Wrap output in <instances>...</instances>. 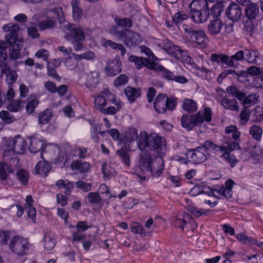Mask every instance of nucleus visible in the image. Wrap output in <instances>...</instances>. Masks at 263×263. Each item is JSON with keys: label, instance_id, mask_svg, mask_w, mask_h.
I'll use <instances>...</instances> for the list:
<instances>
[{"label": "nucleus", "instance_id": "1", "mask_svg": "<svg viewBox=\"0 0 263 263\" xmlns=\"http://www.w3.org/2000/svg\"><path fill=\"white\" fill-rule=\"evenodd\" d=\"M3 29L8 32L5 35V41L9 49V56L11 60H16L20 57L21 49V40L18 39L20 27L17 24L9 23L4 25Z\"/></svg>", "mask_w": 263, "mask_h": 263}, {"label": "nucleus", "instance_id": "2", "mask_svg": "<svg viewBox=\"0 0 263 263\" xmlns=\"http://www.w3.org/2000/svg\"><path fill=\"white\" fill-rule=\"evenodd\" d=\"M163 167V162L161 158L152 160V155L148 152H141L138 168L142 173H150L153 176H159L162 172Z\"/></svg>", "mask_w": 263, "mask_h": 263}, {"label": "nucleus", "instance_id": "3", "mask_svg": "<svg viewBox=\"0 0 263 263\" xmlns=\"http://www.w3.org/2000/svg\"><path fill=\"white\" fill-rule=\"evenodd\" d=\"M210 148L214 151L223 148V147H219V145L210 140H206L201 146L196 148L188 149L186 152L187 157L193 163H201L205 161L209 157L210 155L207 151Z\"/></svg>", "mask_w": 263, "mask_h": 263}, {"label": "nucleus", "instance_id": "4", "mask_svg": "<svg viewBox=\"0 0 263 263\" xmlns=\"http://www.w3.org/2000/svg\"><path fill=\"white\" fill-rule=\"evenodd\" d=\"M212 110L210 107H205L203 111H199L191 116L184 115L181 119L182 127L188 130L192 129L195 126L199 125L204 121L210 122L212 120Z\"/></svg>", "mask_w": 263, "mask_h": 263}, {"label": "nucleus", "instance_id": "5", "mask_svg": "<svg viewBox=\"0 0 263 263\" xmlns=\"http://www.w3.org/2000/svg\"><path fill=\"white\" fill-rule=\"evenodd\" d=\"M0 162V183L6 184L10 179V175L20 167L19 160L15 157H4Z\"/></svg>", "mask_w": 263, "mask_h": 263}, {"label": "nucleus", "instance_id": "6", "mask_svg": "<svg viewBox=\"0 0 263 263\" xmlns=\"http://www.w3.org/2000/svg\"><path fill=\"white\" fill-rule=\"evenodd\" d=\"M229 137L226 138V145H219V147L223 148L216 151V153L223 152L221 156L225 161L228 163L232 167H234L238 163V161L236 159L234 155L231 153V152L239 148V143L237 141H231L228 139Z\"/></svg>", "mask_w": 263, "mask_h": 263}, {"label": "nucleus", "instance_id": "7", "mask_svg": "<svg viewBox=\"0 0 263 263\" xmlns=\"http://www.w3.org/2000/svg\"><path fill=\"white\" fill-rule=\"evenodd\" d=\"M26 147L25 140L20 136L15 137L9 141L8 149L4 151V157H7L13 155V157L17 158L15 154H24Z\"/></svg>", "mask_w": 263, "mask_h": 263}, {"label": "nucleus", "instance_id": "8", "mask_svg": "<svg viewBox=\"0 0 263 263\" xmlns=\"http://www.w3.org/2000/svg\"><path fill=\"white\" fill-rule=\"evenodd\" d=\"M176 98L174 97L167 98L163 93L159 94L155 99L154 107L159 114L165 112L166 109L172 110L176 104Z\"/></svg>", "mask_w": 263, "mask_h": 263}, {"label": "nucleus", "instance_id": "9", "mask_svg": "<svg viewBox=\"0 0 263 263\" xmlns=\"http://www.w3.org/2000/svg\"><path fill=\"white\" fill-rule=\"evenodd\" d=\"M158 46L169 54L178 60H185V58L187 57L186 50L181 49L179 46L175 45L168 40H165L159 43Z\"/></svg>", "mask_w": 263, "mask_h": 263}, {"label": "nucleus", "instance_id": "10", "mask_svg": "<svg viewBox=\"0 0 263 263\" xmlns=\"http://www.w3.org/2000/svg\"><path fill=\"white\" fill-rule=\"evenodd\" d=\"M9 247L14 253L18 255H23L29 250L30 243L28 239L17 236L12 238Z\"/></svg>", "mask_w": 263, "mask_h": 263}, {"label": "nucleus", "instance_id": "11", "mask_svg": "<svg viewBox=\"0 0 263 263\" xmlns=\"http://www.w3.org/2000/svg\"><path fill=\"white\" fill-rule=\"evenodd\" d=\"M182 28L185 33L190 36L191 40L199 45L202 48L206 46V39L203 31L201 30H194L192 27H189L183 25Z\"/></svg>", "mask_w": 263, "mask_h": 263}, {"label": "nucleus", "instance_id": "12", "mask_svg": "<svg viewBox=\"0 0 263 263\" xmlns=\"http://www.w3.org/2000/svg\"><path fill=\"white\" fill-rule=\"evenodd\" d=\"M107 101H110L117 106V108L120 109L123 103L117 99L116 96L110 92L108 89L105 88L100 94V106H104L107 104Z\"/></svg>", "mask_w": 263, "mask_h": 263}, {"label": "nucleus", "instance_id": "13", "mask_svg": "<svg viewBox=\"0 0 263 263\" xmlns=\"http://www.w3.org/2000/svg\"><path fill=\"white\" fill-rule=\"evenodd\" d=\"M122 71V63L119 58L109 61L105 68V72L107 77H115Z\"/></svg>", "mask_w": 263, "mask_h": 263}, {"label": "nucleus", "instance_id": "14", "mask_svg": "<svg viewBox=\"0 0 263 263\" xmlns=\"http://www.w3.org/2000/svg\"><path fill=\"white\" fill-rule=\"evenodd\" d=\"M227 16L233 22L238 21L242 15L241 9L237 4L231 2L226 10Z\"/></svg>", "mask_w": 263, "mask_h": 263}, {"label": "nucleus", "instance_id": "15", "mask_svg": "<svg viewBox=\"0 0 263 263\" xmlns=\"http://www.w3.org/2000/svg\"><path fill=\"white\" fill-rule=\"evenodd\" d=\"M191 17L193 21L197 24L206 22L210 15L209 11L190 10Z\"/></svg>", "mask_w": 263, "mask_h": 263}, {"label": "nucleus", "instance_id": "16", "mask_svg": "<svg viewBox=\"0 0 263 263\" xmlns=\"http://www.w3.org/2000/svg\"><path fill=\"white\" fill-rule=\"evenodd\" d=\"M43 242L44 248L47 251L52 250L56 244V238L55 234L50 231H46L44 233Z\"/></svg>", "mask_w": 263, "mask_h": 263}, {"label": "nucleus", "instance_id": "17", "mask_svg": "<svg viewBox=\"0 0 263 263\" xmlns=\"http://www.w3.org/2000/svg\"><path fill=\"white\" fill-rule=\"evenodd\" d=\"M164 142V139L156 134L149 135L148 148L151 150H156L159 148Z\"/></svg>", "mask_w": 263, "mask_h": 263}, {"label": "nucleus", "instance_id": "18", "mask_svg": "<svg viewBox=\"0 0 263 263\" xmlns=\"http://www.w3.org/2000/svg\"><path fill=\"white\" fill-rule=\"evenodd\" d=\"M226 134L227 136L224 138V143L223 145H226V138L229 137L228 139L231 141H238L239 139L240 133L238 131L236 126L231 125L227 127L225 129Z\"/></svg>", "mask_w": 263, "mask_h": 263}, {"label": "nucleus", "instance_id": "19", "mask_svg": "<svg viewBox=\"0 0 263 263\" xmlns=\"http://www.w3.org/2000/svg\"><path fill=\"white\" fill-rule=\"evenodd\" d=\"M259 12V6L255 3H251L248 4L245 9L246 16L250 20L256 19Z\"/></svg>", "mask_w": 263, "mask_h": 263}, {"label": "nucleus", "instance_id": "20", "mask_svg": "<svg viewBox=\"0 0 263 263\" xmlns=\"http://www.w3.org/2000/svg\"><path fill=\"white\" fill-rule=\"evenodd\" d=\"M2 72L6 75V82L8 85H11L16 81L17 75L16 71L7 65H4L2 67Z\"/></svg>", "mask_w": 263, "mask_h": 263}, {"label": "nucleus", "instance_id": "21", "mask_svg": "<svg viewBox=\"0 0 263 263\" xmlns=\"http://www.w3.org/2000/svg\"><path fill=\"white\" fill-rule=\"evenodd\" d=\"M220 105L226 109L238 111L239 106L236 99H230L227 97L219 100Z\"/></svg>", "mask_w": 263, "mask_h": 263}, {"label": "nucleus", "instance_id": "22", "mask_svg": "<svg viewBox=\"0 0 263 263\" xmlns=\"http://www.w3.org/2000/svg\"><path fill=\"white\" fill-rule=\"evenodd\" d=\"M222 22L220 19L211 21L208 25V32L212 35L219 34L222 27Z\"/></svg>", "mask_w": 263, "mask_h": 263}, {"label": "nucleus", "instance_id": "23", "mask_svg": "<svg viewBox=\"0 0 263 263\" xmlns=\"http://www.w3.org/2000/svg\"><path fill=\"white\" fill-rule=\"evenodd\" d=\"M51 169V166L49 163L44 161H39L35 166V174L46 176Z\"/></svg>", "mask_w": 263, "mask_h": 263}, {"label": "nucleus", "instance_id": "24", "mask_svg": "<svg viewBox=\"0 0 263 263\" xmlns=\"http://www.w3.org/2000/svg\"><path fill=\"white\" fill-rule=\"evenodd\" d=\"M195 223L192 219V216L187 213H182L177 216L176 219V224H177L182 230L187 224L191 223ZM196 224V223H195Z\"/></svg>", "mask_w": 263, "mask_h": 263}, {"label": "nucleus", "instance_id": "25", "mask_svg": "<svg viewBox=\"0 0 263 263\" xmlns=\"http://www.w3.org/2000/svg\"><path fill=\"white\" fill-rule=\"evenodd\" d=\"M124 93L130 102H134L138 98L141 96V91L139 88H134L130 86H127L124 89Z\"/></svg>", "mask_w": 263, "mask_h": 263}, {"label": "nucleus", "instance_id": "26", "mask_svg": "<svg viewBox=\"0 0 263 263\" xmlns=\"http://www.w3.org/2000/svg\"><path fill=\"white\" fill-rule=\"evenodd\" d=\"M140 40L139 35L132 31L130 30L126 31V35L125 36L124 42L127 46H130L133 45L137 44Z\"/></svg>", "mask_w": 263, "mask_h": 263}, {"label": "nucleus", "instance_id": "27", "mask_svg": "<svg viewBox=\"0 0 263 263\" xmlns=\"http://www.w3.org/2000/svg\"><path fill=\"white\" fill-rule=\"evenodd\" d=\"M55 185L59 189H65L66 194H69L74 189V183L67 179H60L55 183Z\"/></svg>", "mask_w": 263, "mask_h": 263}, {"label": "nucleus", "instance_id": "28", "mask_svg": "<svg viewBox=\"0 0 263 263\" xmlns=\"http://www.w3.org/2000/svg\"><path fill=\"white\" fill-rule=\"evenodd\" d=\"M30 141L29 149L31 153H36L43 148L44 143L40 138L34 136L30 139Z\"/></svg>", "mask_w": 263, "mask_h": 263}, {"label": "nucleus", "instance_id": "29", "mask_svg": "<svg viewBox=\"0 0 263 263\" xmlns=\"http://www.w3.org/2000/svg\"><path fill=\"white\" fill-rule=\"evenodd\" d=\"M190 10H209L207 0H193L190 5Z\"/></svg>", "mask_w": 263, "mask_h": 263}, {"label": "nucleus", "instance_id": "30", "mask_svg": "<svg viewBox=\"0 0 263 263\" xmlns=\"http://www.w3.org/2000/svg\"><path fill=\"white\" fill-rule=\"evenodd\" d=\"M102 45L104 47L109 46L114 49H118L121 51V55L124 56L126 52L125 48L122 44H118L111 40H106L102 39L101 41Z\"/></svg>", "mask_w": 263, "mask_h": 263}, {"label": "nucleus", "instance_id": "31", "mask_svg": "<svg viewBox=\"0 0 263 263\" xmlns=\"http://www.w3.org/2000/svg\"><path fill=\"white\" fill-rule=\"evenodd\" d=\"M102 45L104 47L109 46L114 49H118L121 51V55L124 56L126 52L125 48L122 44H118L111 40H106L102 39L101 41Z\"/></svg>", "mask_w": 263, "mask_h": 263}, {"label": "nucleus", "instance_id": "32", "mask_svg": "<svg viewBox=\"0 0 263 263\" xmlns=\"http://www.w3.org/2000/svg\"><path fill=\"white\" fill-rule=\"evenodd\" d=\"M189 18V15L183 11L176 12L172 17V21L175 25L179 28L183 21L187 20Z\"/></svg>", "mask_w": 263, "mask_h": 263}, {"label": "nucleus", "instance_id": "33", "mask_svg": "<svg viewBox=\"0 0 263 263\" xmlns=\"http://www.w3.org/2000/svg\"><path fill=\"white\" fill-rule=\"evenodd\" d=\"M263 130L259 126L254 124L249 129V134L252 138L257 142H259L261 139Z\"/></svg>", "mask_w": 263, "mask_h": 263}, {"label": "nucleus", "instance_id": "34", "mask_svg": "<svg viewBox=\"0 0 263 263\" xmlns=\"http://www.w3.org/2000/svg\"><path fill=\"white\" fill-rule=\"evenodd\" d=\"M52 117L51 109H46L41 112L39 115L38 122L41 125L47 124Z\"/></svg>", "mask_w": 263, "mask_h": 263}, {"label": "nucleus", "instance_id": "35", "mask_svg": "<svg viewBox=\"0 0 263 263\" xmlns=\"http://www.w3.org/2000/svg\"><path fill=\"white\" fill-rule=\"evenodd\" d=\"M182 108L188 112L193 113L197 110V105L193 100L185 99L183 101Z\"/></svg>", "mask_w": 263, "mask_h": 263}, {"label": "nucleus", "instance_id": "36", "mask_svg": "<svg viewBox=\"0 0 263 263\" xmlns=\"http://www.w3.org/2000/svg\"><path fill=\"white\" fill-rule=\"evenodd\" d=\"M245 59L249 63H256L258 58V53L257 51L250 49H245Z\"/></svg>", "mask_w": 263, "mask_h": 263}, {"label": "nucleus", "instance_id": "37", "mask_svg": "<svg viewBox=\"0 0 263 263\" xmlns=\"http://www.w3.org/2000/svg\"><path fill=\"white\" fill-rule=\"evenodd\" d=\"M70 35L73 41H83L85 39L84 32L79 27L72 28L71 29Z\"/></svg>", "mask_w": 263, "mask_h": 263}, {"label": "nucleus", "instance_id": "38", "mask_svg": "<svg viewBox=\"0 0 263 263\" xmlns=\"http://www.w3.org/2000/svg\"><path fill=\"white\" fill-rule=\"evenodd\" d=\"M56 25L57 23L54 18L47 17L45 20H43L39 23V27L40 30H45L54 28Z\"/></svg>", "mask_w": 263, "mask_h": 263}, {"label": "nucleus", "instance_id": "39", "mask_svg": "<svg viewBox=\"0 0 263 263\" xmlns=\"http://www.w3.org/2000/svg\"><path fill=\"white\" fill-rule=\"evenodd\" d=\"M102 173L103 175V179L105 180H108L110 179L111 176L114 175L115 171L110 165L107 164L106 163H103L102 165Z\"/></svg>", "mask_w": 263, "mask_h": 263}, {"label": "nucleus", "instance_id": "40", "mask_svg": "<svg viewBox=\"0 0 263 263\" xmlns=\"http://www.w3.org/2000/svg\"><path fill=\"white\" fill-rule=\"evenodd\" d=\"M71 167L73 170H77L81 173H84L89 170L90 164L87 162L83 163L80 161H76L72 163Z\"/></svg>", "mask_w": 263, "mask_h": 263}, {"label": "nucleus", "instance_id": "41", "mask_svg": "<svg viewBox=\"0 0 263 263\" xmlns=\"http://www.w3.org/2000/svg\"><path fill=\"white\" fill-rule=\"evenodd\" d=\"M149 145V135L145 133L143 134H140L139 141L138 142V145L139 149L142 151L146 149L147 147L148 148Z\"/></svg>", "mask_w": 263, "mask_h": 263}, {"label": "nucleus", "instance_id": "42", "mask_svg": "<svg viewBox=\"0 0 263 263\" xmlns=\"http://www.w3.org/2000/svg\"><path fill=\"white\" fill-rule=\"evenodd\" d=\"M71 6L73 12V18L76 21H79L82 15V12L80 7H79L78 0H72Z\"/></svg>", "mask_w": 263, "mask_h": 263}, {"label": "nucleus", "instance_id": "43", "mask_svg": "<svg viewBox=\"0 0 263 263\" xmlns=\"http://www.w3.org/2000/svg\"><path fill=\"white\" fill-rule=\"evenodd\" d=\"M227 92L230 96L237 98L239 101H241L244 96V93L240 91L235 86H230L226 89Z\"/></svg>", "mask_w": 263, "mask_h": 263}, {"label": "nucleus", "instance_id": "44", "mask_svg": "<svg viewBox=\"0 0 263 263\" xmlns=\"http://www.w3.org/2000/svg\"><path fill=\"white\" fill-rule=\"evenodd\" d=\"M223 2H219L215 4L211 9V14L214 17H217L221 15L224 8Z\"/></svg>", "mask_w": 263, "mask_h": 263}, {"label": "nucleus", "instance_id": "45", "mask_svg": "<svg viewBox=\"0 0 263 263\" xmlns=\"http://www.w3.org/2000/svg\"><path fill=\"white\" fill-rule=\"evenodd\" d=\"M187 211L190 212L193 216L199 217L203 215H207L209 210L203 209H198V208L192 205H189L187 208Z\"/></svg>", "mask_w": 263, "mask_h": 263}, {"label": "nucleus", "instance_id": "46", "mask_svg": "<svg viewBox=\"0 0 263 263\" xmlns=\"http://www.w3.org/2000/svg\"><path fill=\"white\" fill-rule=\"evenodd\" d=\"M16 177L18 180L23 185L28 184L29 175L28 172L24 169H20L16 172Z\"/></svg>", "mask_w": 263, "mask_h": 263}, {"label": "nucleus", "instance_id": "47", "mask_svg": "<svg viewBox=\"0 0 263 263\" xmlns=\"http://www.w3.org/2000/svg\"><path fill=\"white\" fill-rule=\"evenodd\" d=\"M39 101L36 98H31L30 97L26 106V110L28 114H32L34 112L35 108L38 105Z\"/></svg>", "mask_w": 263, "mask_h": 263}, {"label": "nucleus", "instance_id": "48", "mask_svg": "<svg viewBox=\"0 0 263 263\" xmlns=\"http://www.w3.org/2000/svg\"><path fill=\"white\" fill-rule=\"evenodd\" d=\"M23 101L20 100H15L12 101L8 106V109L12 112H17L23 108Z\"/></svg>", "mask_w": 263, "mask_h": 263}, {"label": "nucleus", "instance_id": "49", "mask_svg": "<svg viewBox=\"0 0 263 263\" xmlns=\"http://www.w3.org/2000/svg\"><path fill=\"white\" fill-rule=\"evenodd\" d=\"M256 101L257 98L255 95L251 94L246 97V95L244 93L243 98L240 101L243 104V105L245 106V107L248 108L251 105L254 104Z\"/></svg>", "mask_w": 263, "mask_h": 263}, {"label": "nucleus", "instance_id": "50", "mask_svg": "<svg viewBox=\"0 0 263 263\" xmlns=\"http://www.w3.org/2000/svg\"><path fill=\"white\" fill-rule=\"evenodd\" d=\"M157 73L160 75L162 78L169 81L172 80L174 75V73L172 72L161 65Z\"/></svg>", "mask_w": 263, "mask_h": 263}, {"label": "nucleus", "instance_id": "51", "mask_svg": "<svg viewBox=\"0 0 263 263\" xmlns=\"http://www.w3.org/2000/svg\"><path fill=\"white\" fill-rule=\"evenodd\" d=\"M128 82V77L126 74H122L114 80L113 84L115 87H119L126 85Z\"/></svg>", "mask_w": 263, "mask_h": 263}, {"label": "nucleus", "instance_id": "52", "mask_svg": "<svg viewBox=\"0 0 263 263\" xmlns=\"http://www.w3.org/2000/svg\"><path fill=\"white\" fill-rule=\"evenodd\" d=\"M138 134L136 129L134 128H130L127 130L124 135L125 142H130L137 139Z\"/></svg>", "mask_w": 263, "mask_h": 263}, {"label": "nucleus", "instance_id": "53", "mask_svg": "<svg viewBox=\"0 0 263 263\" xmlns=\"http://www.w3.org/2000/svg\"><path fill=\"white\" fill-rule=\"evenodd\" d=\"M128 61L130 62L134 63L135 66L137 69H140L144 66V58H139L135 55H130L128 58Z\"/></svg>", "mask_w": 263, "mask_h": 263}, {"label": "nucleus", "instance_id": "54", "mask_svg": "<svg viewBox=\"0 0 263 263\" xmlns=\"http://www.w3.org/2000/svg\"><path fill=\"white\" fill-rule=\"evenodd\" d=\"M117 153L125 164L129 166L130 165V159L129 155L127 150L124 148H121L118 150Z\"/></svg>", "mask_w": 263, "mask_h": 263}, {"label": "nucleus", "instance_id": "55", "mask_svg": "<svg viewBox=\"0 0 263 263\" xmlns=\"http://www.w3.org/2000/svg\"><path fill=\"white\" fill-rule=\"evenodd\" d=\"M7 43L5 42L0 41V62H4L7 58Z\"/></svg>", "mask_w": 263, "mask_h": 263}, {"label": "nucleus", "instance_id": "56", "mask_svg": "<svg viewBox=\"0 0 263 263\" xmlns=\"http://www.w3.org/2000/svg\"><path fill=\"white\" fill-rule=\"evenodd\" d=\"M0 118L6 124H10L15 121L14 117L6 110H3L0 112Z\"/></svg>", "mask_w": 263, "mask_h": 263}, {"label": "nucleus", "instance_id": "57", "mask_svg": "<svg viewBox=\"0 0 263 263\" xmlns=\"http://www.w3.org/2000/svg\"><path fill=\"white\" fill-rule=\"evenodd\" d=\"M35 56L38 59H42L44 61L49 64L50 53L48 50L45 49H41L35 53Z\"/></svg>", "mask_w": 263, "mask_h": 263}, {"label": "nucleus", "instance_id": "58", "mask_svg": "<svg viewBox=\"0 0 263 263\" xmlns=\"http://www.w3.org/2000/svg\"><path fill=\"white\" fill-rule=\"evenodd\" d=\"M115 21L120 27L130 28L132 26V22L129 18H116Z\"/></svg>", "mask_w": 263, "mask_h": 263}, {"label": "nucleus", "instance_id": "59", "mask_svg": "<svg viewBox=\"0 0 263 263\" xmlns=\"http://www.w3.org/2000/svg\"><path fill=\"white\" fill-rule=\"evenodd\" d=\"M91 125L90 134L91 138L95 142L99 140V132L98 130V124L90 122Z\"/></svg>", "mask_w": 263, "mask_h": 263}, {"label": "nucleus", "instance_id": "60", "mask_svg": "<svg viewBox=\"0 0 263 263\" xmlns=\"http://www.w3.org/2000/svg\"><path fill=\"white\" fill-rule=\"evenodd\" d=\"M64 64L65 66L70 70H74L78 66V62L70 56L65 59Z\"/></svg>", "mask_w": 263, "mask_h": 263}, {"label": "nucleus", "instance_id": "61", "mask_svg": "<svg viewBox=\"0 0 263 263\" xmlns=\"http://www.w3.org/2000/svg\"><path fill=\"white\" fill-rule=\"evenodd\" d=\"M57 210L58 216L64 220L65 223H68L69 218L68 212L63 208H58Z\"/></svg>", "mask_w": 263, "mask_h": 263}, {"label": "nucleus", "instance_id": "62", "mask_svg": "<svg viewBox=\"0 0 263 263\" xmlns=\"http://www.w3.org/2000/svg\"><path fill=\"white\" fill-rule=\"evenodd\" d=\"M144 66L149 69L153 70L157 73L160 65L155 63L154 61H151L147 58H144Z\"/></svg>", "mask_w": 263, "mask_h": 263}, {"label": "nucleus", "instance_id": "63", "mask_svg": "<svg viewBox=\"0 0 263 263\" xmlns=\"http://www.w3.org/2000/svg\"><path fill=\"white\" fill-rule=\"evenodd\" d=\"M249 73L247 71H240L237 72L234 78L237 79L239 82L245 83L246 81H249Z\"/></svg>", "mask_w": 263, "mask_h": 263}, {"label": "nucleus", "instance_id": "64", "mask_svg": "<svg viewBox=\"0 0 263 263\" xmlns=\"http://www.w3.org/2000/svg\"><path fill=\"white\" fill-rule=\"evenodd\" d=\"M44 87L48 91L51 93L56 92L57 90V87L55 83L52 81H46L44 83Z\"/></svg>", "mask_w": 263, "mask_h": 263}]
</instances>
